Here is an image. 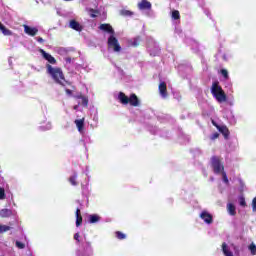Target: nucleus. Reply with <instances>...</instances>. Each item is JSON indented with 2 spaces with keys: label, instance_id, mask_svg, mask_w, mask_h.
<instances>
[{
  "label": "nucleus",
  "instance_id": "obj_13",
  "mask_svg": "<svg viewBox=\"0 0 256 256\" xmlns=\"http://www.w3.org/2000/svg\"><path fill=\"white\" fill-rule=\"evenodd\" d=\"M74 123L80 133L83 131V129H85V118L75 120Z\"/></svg>",
  "mask_w": 256,
  "mask_h": 256
},
{
  "label": "nucleus",
  "instance_id": "obj_7",
  "mask_svg": "<svg viewBox=\"0 0 256 256\" xmlns=\"http://www.w3.org/2000/svg\"><path fill=\"white\" fill-rule=\"evenodd\" d=\"M24 32L26 33V35H29L30 37H35V35L39 33V29H37L36 27L24 25Z\"/></svg>",
  "mask_w": 256,
  "mask_h": 256
},
{
  "label": "nucleus",
  "instance_id": "obj_28",
  "mask_svg": "<svg viewBox=\"0 0 256 256\" xmlns=\"http://www.w3.org/2000/svg\"><path fill=\"white\" fill-rule=\"evenodd\" d=\"M116 237H117V239H119L120 241H123V239H125L127 236H126L125 234H123V232L117 231V232H116Z\"/></svg>",
  "mask_w": 256,
  "mask_h": 256
},
{
  "label": "nucleus",
  "instance_id": "obj_35",
  "mask_svg": "<svg viewBox=\"0 0 256 256\" xmlns=\"http://www.w3.org/2000/svg\"><path fill=\"white\" fill-rule=\"evenodd\" d=\"M65 93L66 95H68L69 97H71L73 95V90H70L68 88L65 89Z\"/></svg>",
  "mask_w": 256,
  "mask_h": 256
},
{
  "label": "nucleus",
  "instance_id": "obj_1",
  "mask_svg": "<svg viewBox=\"0 0 256 256\" xmlns=\"http://www.w3.org/2000/svg\"><path fill=\"white\" fill-rule=\"evenodd\" d=\"M46 71L58 85L62 87L69 85L72 89H75V86L71 82L65 80V74H63V70L60 67H53L51 64H46Z\"/></svg>",
  "mask_w": 256,
  "mask_h": 256
},
{
  "label": "nucleus",
  "instance_id": "obj_36",
  "mask_svg": "<svg viewBox=\"0 0 256 256\" xmlns=\"http://www.w3.org/2000/svg\"><path fill=\"white\" fill-rule=\"evenodd\" d=\"M79 237H81V235H79V233L74 234V239H75V241H77V243H81V240L79 239Z\"/></svg>",
  "mask_w": 256,
  "mask_h": 256
},
{
  "label": "nucleus",
  "instance_id": "obj_9",
  "mask_svg": "<svg viewBox=\"0 0 256 256\" xmlns=\"http://www.w3.org/2000/svg\"><path fill=\"white\" fill-rule=\"evenodd\" d=\"M151 7V2L147 0H142L140 3H138V9H140V11H149L151 10Z\"/></svg>",
  "mask_w": 256,
  "mask_h": 256
},
{
  "label": "nucleus",
  "instance_id": "obj_19",
  "mask_svg": "<svg viewBox=\"0 0 256 256\" xmlns=\"http://www.w3.org/2000/svg\"><path fill=\"white\" fill-rule=\"evenodd\" d=\"M88 13L91 19H95L96 17H99V15H101V12L99 10H95L93 8H89Z\"/></svg>",
  "mask_w": 256,
  "mask_h": 256
},
{
  "label": "nucleus",
  "instance_id": "obj_6",
  "mask_svg": "<svg viewBox=\"0 0 256 256\" xmlns=\"http://www.w3.org/2000/svg\"><path fill=\"white\" fill-rule=\"evenodd\" d=\"M39 52L41 53L43 59L48 61V63H50V65H57V60L51 54L47 53L43 49H40Z\"/></svg>",
  "mask_w": 256,
  "mask_h": 256
},
{
  "label": "nucleus",
  "instance_id": "obj_21",
  "mask_svg": "<svg viewBox=\"0 0 256 256\" xmlns=\"http://www.w3.org/2000/svg\"><path fill=\"white\" fill-rule=\"evenodd\" d=\"M99 221H101V216L97 214H92L89 216V223H99Z\"/></svg>",
  "mask_w": 256,
  "mask_h": 256
},
{
  "label": "nucleus",
  "instance_id": "obj_24",
  "mask_svg": "<svg viewBox=\"0 0 256 256\" xmlns=\"http://www.w3.org/2000/svg\"><path fill=\"white\" fill-rule=\"evenodd\" d=\"M248 249H249L251 255H256V245H255V243H251L248 246Z\"/></svg>",
  "mask_w": 256,
  "mask_h": 256
},
{
  "label": "nucleus",
  "instance_id": "obj_20",
  "mask_svg": "<svg viewBox=\"0 0 256 256\" xmlns=\"http://www.w3.org/2000/svg\"><path fill=\"white\" fill-rule=\"evenodd\" d=\"M222 251L225 256H233V252L230 251L229 247L227 246V243H222Z\"/></svg>",
  "mask_w": 256,
  "mask_h": 256
},
{
  "label": "nucleus",
  "instance_id": "obj_38",
  "mask_svg": "<svg viewBox=\"0 0 256 256\" xmlns=\"http://www.w3.org/2000/svg\"><path fill=\"white\" fill-rule=\"evenodd\" d=\"M83 96H84L83 94H78L74 96V99H82Z\"/></svg>",
  "mask_w": 256,
  "mask_h": 256
},
{
  "label": "nucleus",
  "instance_id": "obj_23",
  "mask_svg": "<svg viewBox=\"0 0 256 256\" xmlns=\"http://www.w3.org/2000/svg\"><path fill=\"white\" fill-rule=\"evenodd\" d=\"M69 183H71V185H73L74 187L78 185V183H77V174H74L73 176H71L69 178Z\"/></svg>",
  "mask_w": 256,
  "mask_h": 256
},
{
  "label": "nucleus",
  "instance_id": "obj_34",
  "mask_svg": "<svg viewBox=\"0 0 256 256\" xmlns=\"http://www.w3.org/2000/svg\"><path fill=\"white\" fill-rule=\"evenodd\" d=\"M211 141H215V139H219V133L215 132L210 137Z\"/></svg>",
  "mask_w": 256,
  "mask_h": 256
},
{
  "label": "nucleus",
  "instance_id": "obj_8",
  "mask_svg": "<svg viewBox=\"0 0 256 256\" xmlns=\"http://www.w3.org/2000/svg\"><path fill=\"white\" fill-rule=\"evenodd\" d=\"M200 219H203V221L208 225H211V223H213V216L207 211H203L200 214Z\"/></svg>",
  "mask_w": 256,
  "mask_h": 256
},
{
  "label": "nucleus",
  "instance_id": "obj_3",
  "mask_svg": "<svg viewBox=\"0 0 256 256\" xmlns=\"http://www.w3.org/2000/svg\"><path fill=\"white\" fill-rule=\"evenodd\" d=\"M211 93L218 103H225L227 101V94H225L218 81L212 83Z\"/></svg>",
  "mask_w": 256,
  "mask_h": 256
},
{
  "label": "nucleus",
  "instance_id": "obj_17",
  "mask_svg": "<svg viewBox=\"0 0 256 256\" xmlns=\"http://www.w3.org/2000/svg\"><path fill=\"white\" fill-rule=\"evenodd\" d=\"M70 28L74 29V31H81L83 29L81 27V24H79V22H77V20L70 21Z\"/></svg>",
  "mask_w": 256,
  "mask_h": 256
},
{
  "label": "nucleus",
  "instance_id": "obj_22",
  "mask_svg": "<svg viewBox=\"0 0 256 256\" xmlns=\"http://www.w3.org/2000/svg\"><path fill=\"white\" fill-rule=\"evenodd\" d=\"M171 17L172 19H174V21L181 19V14L179 13V10H173Z\"/></svg>",
  "mask_w": 256,
  "mask_h": 256
},
{
  "label": "nucleus",
  "instance_id": "obj_37",
  "mask_svg": "<svg viewBox=\"0 0 256 256\" xmlns=\"http://www.w3.org/2000/svg\"><path fill=\"white\" fill-rule=\"evenodd\" d=\"M139 43H140L139 38H136V39H134V41H133V46H134V47H137V46L139 45Z\"/></svg>",
  "mask_w": 256,
  "mask_h": 256
},
{
  "label": "nucleus",
  "instance_id": "obj_2",
  "mask_svg": "<svg viewBox=\"0 0 256 256\" xmlns=\"http://www.w3.org/2000/svg\"><path fill=\"white\" fill-rule=\"evenodd\" d=\"M118 100L122 105H131L132 107H139L141 105V101L139 100V97H137V94L133 93L128 97L123 92H119L118 94Z\"/></svg>",
  "mask_w": 256,
  "mask_h": 256
},
{
  "label": "nucleus",
  "instance_id": "obj_26",
  "mask_svg": "<svg viewBox=\"0 0 256 256\" xmlns=\"http://www.w3.org/2000/svg\"><path fill=\"white\" fill-rule=\"evenodd\" d=\"M81 105H83V107H88V105H89V98L87 97V96H83L82 98H81Z\"/></svg>",
  "mask_w": 256,
  "mask_h": 256
},
{
  "label": "nucleus",
  "instance_id": "obj_12",
  "mask_svg": "<svg viewBox=\"0 0 256 256\" xmlns=\"http://www.w3.org/2000/svg\"><path fill=\"white\" fill-rule=\"evenodd\" d=\"M83 225V216H81V209H76V227Z\"/></svg>",
  "mask_w": 256,
  "mask_h": 256
},
{
  "label": "nucleus",
  "instance_id": "obj_29",
  "mask_svg": "<svg viewBox=\"0 0 256 256\" xmlns=\"http://www.w3.org/2000/svg\"><path fill=\"white\" fill-rule=\"evenodd\" d=\"M220 173H221V175H222V179H223L224 183H226V185H228V183H229V178H227V173H226L225 171L220 172Z\"/></svg>",
  "mask_w": 256,
  "mask_h": 256
},
{
  "label": "nucleus",
  "instance_id": "obj_42",
  "mask_svg": "<svg viewBox=\"0 0 256 256\" xmlns=\"http://www.w3.org/2000/svg\"><path fill=\"white\" fill-rule=\"evenodd\" d=\"M64 1H72V0H64Z\"/></svg>",
  "mask_w": 256,
  "mask_h": 256
},
{
  "label": "nucleus",
  "instance_id": "obj_27",
  "mask_svg": "<svg viewBox=\"0 0 256 256\" xmlns=\"http://www.w3.org/2000/svg\"><path fill=\"white\" fill-rule=\"evenodd\" d=\"M7 231H11V227L7 225H0V233H7Z\"/></svg>",
  "mask_w": 256,
  "mask_h": 256
},
{
  "label": "nucleus",
  "instance_id": "obj_40",
  "mask_svg": "<svg viewBox=\"0 0 256 256\" xmlns=\"http://www.w3.org/2000/svg\"><path fill=\"white\" fill-rule=\"evenodd\" d=\"M37 41H38V43H43V38L42 37H39L38 39H37Z\"/></svg>",
  "mask_w": 256,
  "mask_h": 256
},
{
  "label": "nucleus",
  "instance_id": "obj_10",
  "mask_svg": "<svg viewBox=\"0 0 256 256\" xmlns=\"http://www.w3.org/2000/svg\"><path fill=\"white\" fill-rule=\"evenodd\" d=\"M158 90H159L161 97H163L164 99H166V97H168L169 94L167 93V83L160 82V84L158 86Z\"/></svg>",
  "mask_w": 256,
  "mask_h": 256
},
{
  "label": "nucleus",
  "instance_id": "obj_30",
  "mask_svg": "<svg viewBox=\"0 0 256 256\" xmlns=\"http://www.w3.org/2000/svg\"><path fill=\"white\" fill-rule=\"evenodd\" d=\"M239 204L241 207H247V202L245 201V197L241 196L239 198Z\"/></svg>",
  "mask_w": 256,
  "mask_h": 256
},
{
  "label": "nucleus",
  "instance_id": "obj_4",
  "mask_svg": "<svg viewBox=\"0 0 256 256\" xmlns=\"http://www.w3.org/2000/svg\"><path fill=\"white\" fill-rule=\"evenodd\" d=\"M211 165L216 175H219L220 173L225 171V166H223V163H221V158H219V156L211 157Z\"/></svg>",
  "mask_w": 256,
  "mask_h": 256
},
{
  "label": "nucleus",
  "instance_id": "obj_11",
  "mask_svg": "<svg viewBox=\"0 0 256 256\" xmlns=\"http://www.w3.org/2000/svg\"><path fill=\"white\" fill-rule=\"evenodd\" d=\"M100 31H105L106 33H110V35H115V30H113V26L111 24H101L99 26Z\"/></svg>",
  "mask_w": 256,
  "mask_h": 256
},
{
  "label": "nucleus",
  "instance_id": "obj_14",
  "mask_svg": "<svg viewBox=\"0 0 256 256\" xmlns=\"http://www.w3.org/2000/svg\"><path fill=\"white\" fill-rule=\"evenodd\" d=\"M218 131L221 134H223L224 139H229L230 132H229V128H227V126L223 125V126L218 127Z\"/></svg>",
  "mask_w": 256,
  "mask_h": 256
},
{
  "label": "nucleus",
  "instance_id": "obj_18",
  "mask_svg": "<svg viewBox=\"0 0 256 256\" xmlns=\"http://www.w3.org/2000/svg\"><path fill=\"white\" fill-rule=\"evenodd\" d=\"M227 211L229 215H231L232 217H235L237 215V210L234 204H231V203L227 204Z\"/></svg>",
  "mask_w": 256,
  "mask_h": 256
},
{
  "label": "nucleus",
  "instance_id": "obj_33",
  "mask_svg": "<svg viewBox=\"0 0 256 256\" xmlns=\"http://www.w3.org/2000/svg\"><path fill=\"white\" fill-rule=\"evenodd\" d=\"M16 247L18 249H25V244L23 242L16 241Z\"/></svg>",
  "mask_w": 256,
  "mask_h": 256
},
{
  "label": "nucleus",
  "instance_id": "obj_31",
  "mask_svg": "<svg viewBox=\"0 0 256 256\" xmlns=\"http://www.w3.org/2000/svg\"><path fill=\"white\" fill-rule=\"evenodd\" d=\"M220 73L224 77V79H229V72L227 71V69H222Z\"/></svg>",
  "mask_w": 256,
  "mask_h": 256
},
{
  "label": "nucleus",
  "instance_id": "obj_39",
  "mask_svg": "<svg viewBox=\"0 0 256 256\" xmlns=\"http://www.w3.org/2000/svg\"><path fill=\"white\" fill-rule=\"evenodd\" d=\"M212 125H214V127H216V129H219V127H221L215 121H212Z\"/></svg>",
  "mask_w": 256,
  "mask_h": 256
},
{
  "label": "nucleus",
  "instance_id": "obj_41",
  "mask_svg": "<svg viewBox=\"0 0 256 256\" xmlns=\"http://www.w3.org/2000/svg\"><path fill=\"white\" fill-rule=\"evenodd\" d=\"M79 109V105L74 106V110L77 111Z\"/></svg>",
  "mask_w": 256,
  "mask_h": 256
},
{
  "label": "nucleus",
  "instance_id": "obj_15",
  "mask_svg": "<svg viewBox=\"0 0 256 256\" xmlns=\"http://www.w3.org/2000/svg\"><path fill=\"white\" fill-rule=\"evenodd\" d=\"M11 215H13V211H11V209L4 208V209L0 210V217L2 219H6L7 217H11Z\"/></svg>",
  "mask_w": 256,
  "mask_h": 256
},
{
  "label": "nucleus",
  "instance_id": "obj_16",
  "mask_svg": "<svg viewBox=\"0 0 256 256\" xmlns=\"http://www.w3.org/2000/svg\"><path fill=\"white\" fill-rule=\"evenodd\" d=\"M0 31L6 37H11V35H13V31L7 29V27H5V25H3V23H1V22H0Z\"/></svg>",
  "mask_w": 256,
  "mask_h": 256
},
{
  "label": "nucleus",
  "instance_id": "obj_25",
  "mask_svg": "<svg viewBox=\"0 0 256 256\" xmlns=\"http://www.w3.org/2000/svg\"><path fill=\"white\" fill-rule=\"evenodd\" d=\"M120 15H123V17H131L133 15V12L130 10H122L120 12Z\"/></svg>",
  "mask_w": 256,
  "mask_h": 256
},
{
  "label": "nucleus",
  "instance_id": "obj_32",
  "mask_svg": "<svg viewBox=\"0 0 256 256\" xmlns=\"http://www.w3.org/2000/svg\"><path fill=\"white\" fill-rule=\"evenodd\" d=\"M5 197H6L5 188L0 187V201H3V199H5Z\"/></svg>",
  "mask_w": 256,
  "mask_h": 256
},
{
  "label": "nucleus",
  "instance_id": "obj_5",
  "mask_svg": "<svg viewBox=\"0 0 256 256\" xmlns=\"http://www.w3.org/2000/svg\"><path fill=\"white\" fill-rule=\"evenodd\" d=\"M107 45L108 49H113L115 53L121 51V44H119V40L114 35L109 36Z\"/></svg>",
  "mask_w": 256,
  "mask_h": 256
}]
</instances>
